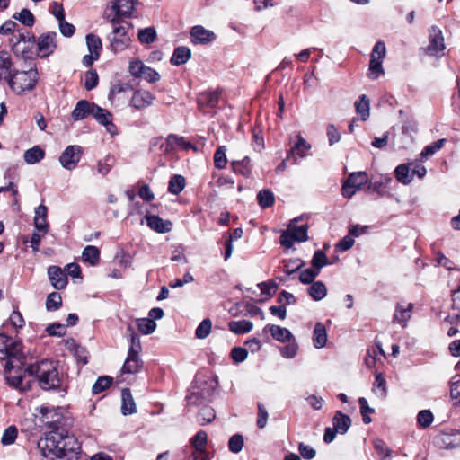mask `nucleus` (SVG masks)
I'll list each match as a JSON object with an SVG mask.
<instances>
[{"instance_id": "48", "label": "nucleus", "mask_w": 460, "mask_h": 460, "mask_svg": "<svg viewBox=\"0 0 460 460\" xmlns=\"http://www.w3.org/2000/svg\"><path fill=\"white\" fill-rule=\"evenodd\" d=\"M208 442V435L205 430H199L196 433V435L191 438L190 444L195 451H201L206 449V445Z\"/></svg>"}, {"instance_id": "5", "label": "nucleus", "mask_w": 460, "mask_h": 460, "mask_svg": "<svg viewBox=\"0 0 460 460\" xmlns=\"http://www.w3.org/2000/svg\"><path fill=\"white\" fill-rule=\"evenodd\" d=\"M61 435L59 434V429L57 423H53V429L49 432L44 438H40L38 442V447L40 449L44 457L54 460L56 458H64L65 453H63Z\"/></svg>"}, {"instance_id": "46", "label": "nucleus", "mask_w": 460, "mask_h": 460, "mask_svg": "<svg viewBox=\"0 0 460 460\" xmlns=\"http://www.w3.org/2000/svg\"><path fill=\"white\" fill-rule=\"evenodd\" d=\"M228 162L226 157V148L225 146H221L217 148L214 153V164L218 170L224 169Z\"/></svg>"}, {"instance_id": "9", "label": "nucleus", "mask_w": 460, "mask_h": 460, "mask_svg": "<svg viewBox=\"0 0 460 460\" xmlns=\"http://www.w3.org/2000/svg\"><path fill=\"white\" fill-rule=\"evenodd\" d=\"M82 154V146L77 145L68 146L59 156V162L66 170L72 171L79 163Z\"/></svg>"}, {"instance_id": "34", "label": "nucleus", "mask_w": 460, "mask_h": 460, "mask_svg": "<svg viewBox=\"0 0 460 460\" xmlns=\"http://www.w3.org/2000/svg\"><path fill=\"white\" fill-rule=\"evenodd\" d=\"M82 260L92 266L97 265L100 260L99 249L93 245H87L83 251Z\"/></svg>"}, {"instance_id": "60", "label": "nucleus", "mask_w": 460, "mask_h": 460, "mask_svg": "<svg viewBox=\"0 0 460 460\" xmlns=\"http://www.w3.org/2000/svg\"><path fill=\"white\" fill-rule=\"evenodd\" d=\"M99 83V76L96 70L92 69L86 72L84 87L87 91L94 89Z\"/></svg>"}, {"instance_id": "47", "label": "nucleus", "mask_w": 460, "mask_h": 460, "mask_svg": "<svg viewBox=\"0 0 460 460\" xmlns=\"http://www.w3.org/2000/svg\"><path fill=\"white\" fill-rule=\"evenodd\" d=\"M250 162L251 161L248 156L243 157L242 160L231 159L230 164L233 172H250L252 170Z\"/></svg>"}, {"instance_id": "61", "label": "nucleus", "mask_w": 460, "mask_h": 460, "mask_svg": "<svg viewBox=\"0 0 460 460\" xmlns=\"http://www.w3.org/2000/svg\"><path fill=\"white\" fill-rule=\"evenodd\" d=\"M373 391L382 397L386 395V382L380 373L376 375Z\"/></svg>"}, {"instance_id": "45", "label": "nucleus", "mask_w": 460, "mask_h": 460, "mask_svg": "<svg viewBox=\"0 0 460 460\" xmlns=\"http://www.w3.org/2000/svg\"><path fill=\"white\" fill-rule=\"evenodd\" d=\"M112 381V377L109 376H102L98 377L92 387V393L93 394H101L111 385Z\"/></svg>"}, {"instance_id": "17", "label": "nucleus", "mask_w": 460, "mask_h": 460, "mask_svg": "<svg viewBox=\"0 0 460 460\" xmlns=\"http://www.w3.org/2000/svg\"><path fill=\"white\" fill-rule=\"evenodd\" d=\"M169 144V136L164 139L162 137H154L150 141V152L159 156L173 155L172 147Z\"/></svg>"}, {"instance_id": "40", "label": "nucleus", "mask_w": 460, "mask_h": 460, "mask_svg": "<svg viewBox=\"0 0 460 460\" xmlns=\"http://www.w3.org/2000/svg\"><path fill=\"white\" fill-rule=\"evenodd\" d=\"M383 59L380 58H376L374 56H370V63H369V74L368 77L372 79H376L380 75H384L385 71L382 66Z\"/></svg>"}, {"instance_id": "62", "label": "nucleus", "mask_w": 460, "mask_h": 460, "mask_svg": "<svg viewBox=\"0 0 460 460\" xmlns=\"http://www.w3.org/2000/svg\"><path fill=\"white\" fill-rule=\"evenodd\" d=\"M319 273L317 270L305 269L300 272L299 280L303 284H311L314 281Z\"/></svg>"}, {"instance_id": "25", "label": "nucleus", "mask_w": 460, "mask_h": 460, "mask_svg": "<svg viewBox=\"0 0 460 460\" xmlns=\"http://www.w3.org/2000/svg\"><path fill=\"white\" fill-rule=\"evenodd\" d=\"M139 353H136L131 350V352H128V357L124 362L122 367V372L127 374H135L140 370L142 367V361L138 356Z\"/></svg>"}, {"instance_id": "11", "label": "nucleus", "mask_w": 460, "mask_h": 460, "mask_svg": "<svg viewBox=\"0 0 460 460\" xmlns=\"http://www.w3.org/2000/svg\"><path fill=\"white\" fill-rule=\"evenodd\" d=\"M96 121L104 126L111 135L117 133V127L113 124V115L108 110L100 107L98 104H93V113L92 114Z\"/></svg>"}, {"instance_id": "15", "label": "nucleus", "mask_w": 460, "mask_h": 460, "mask_svg": "<svg viewBox=\"0 0 460 460\" xmlns=\"http://www.w3.org/2000/svg\"><path fill=\"white\" fill-rule=\"evenodd\" d=\"M155 96L148 91L137 90L129 101V105L136 110H143L152 105Z\"/></svg>"}, {"instance_id": "55", "label": "nucleus", "mask_w": 460, "mask_h": 460, "mask_svg": "<svg viewBox=\"0 0 460 460\" xmlns=\"http://www.w3.org/2000/svg\"><path fill=\"white\" fill-rule=\"evenodd\" d=\"M18 435V429L15 426H9L3 433L1 443L4 446H9L15 442Z\"/></svg>"}, {"instance_id": "57", "label": "nucleus", "mask_w": 460, "mask_h": 460, "mask_svg": "<svg viewBox=\"0 0 460 460\" xmlns=\"http://www.w3.org/2000/svg\"><path fill=\"white\" fill-rule=\"evenodd\" d=\"M243 437L241 434H234L228 441V448L232 453L237 454L243 449Z\"/></svg>"}, {"instance_id": "16", "label": "nucleus", "mask_w": 460, "mask_h": 460, "mask_svg": "<svg viewBox=\"0 0 460 460\" xmlns=\"http://www.w3.org/2000/svg\"><path fill=\"white\" fill-rule=\"evenodd\" d=\"M311 149V145L300 135L297 136V141L290 149V155L286 161L296 163V157L304 158Z\"/></svg>"}, {"instance_id": "18", "label": "nucleus", "mask_w": 460, "mask_h": 460, "mask_svg": "<svg viewBox=\"0 0 460 460\" xmlns=\"http://www.w3.org/2000/svg\"><path fill=\"white\" fill-rule=\"evenodd\" d=\"M215 38L213 31L206 30L201 25H196L190 30V40L194 44H207L213 41Z\"/></svg>"}, {"instance_id": "24", "label": "nucleus", "mask_w": 460, "mask_h": 460, "mask_svg": "<svg viewBox=\"0 0 460 460\" xmlns=\"http://www.w3.org/2000/svg\"><path fill=\"white\" fill-rule=\"evenodd\" d=\"M147 226L157 233H168L172 230V224L168 220H164L158 216L148 215L146 217Z\"/></svg>"}, {"instance_id": "64", "label": "nucleus", "mask_w": 460, "mask_h": 460, "mask_svg": "<svg viewBox=\"0 0 460 460\" xmlns=\"http://www.w3.org/2000/svg\"><path fill=\"white\" fill-rule=\"evenodd\" d=\"M46 332L49 336L62 337L66 335V328L61 323H54L46 328Z\"/></svg>"}, {"instance_id": "38", "label": "nucleus", "mask_w": 460, "mask_h": 460, "mask_svg": "<svg viewBox=\"0 0 460 460\" xmlns=\"http://www.w3.org/2000/svg\"><path fill=\"white\" fill-rule=\"evenodd\" d=\"M67 343H70L69 349L74 353L77 361L82 362L83 365H86L88 363V352L86 349L77 344L73 339L67 341Z\"/></svg>"}, {"instance_id": "32", "label": "nucleus", "mask_w": 460, "mask_h": 460, "mask_svg": "<svg viewBox=\"0 0 460 460\" xmlns=\"http://www.w3.org/2000/svg\"><path fill=\"white\" fill-rule=\"evenodd\" d=\"M314 345L317 349L323 348L327 342V332L322 323H317L314 329L313 335Z\"/></svg>"}, {"instance_id": "58", "label": "nucleus", "mask_w": 460, "mask_h": 460, "mask_svg": "<svg viewBox=\"0 0 460 460\" xmlns=\"http://www.w3.org/2000/svg\"><path fill=\"white\" fill-rule=\"evenodd\" d=\"M311 263L314 268L320 271V270L329 262L326 254L322 250H317L313 255Z\"/></svg>"}, {"instance_id": "7", "label": "nucleus", "mask_w": 460, "mask_h": 460, "mask_svg": "<svg viewBox=\"0 0 460 460\" xmlns=\"http://www.w3.org/2000/svg\"><path fill=\"white\" fill-rule=\"evenodd\" d=\"M57 32L49 31L40 34L36 38V57L39 58H46L53 54L58 47Z\"/></svg>"}, {"instance_id": "36", "label": "nucleus", "mask_w": 460, "mask_h": 460, "mask_svg": "<svg viewBox=\"0 0 460 460\" xmlns=\"http://www.w3.org/2000/svg\"><path fill=\"white\" fill-rule=\"evenodd\" d=\"M355 109L361 120L366 121L369 118V99L365 94L360 95L355 102Z\"/></svg>"}, {"instance_id": "52", "label": "nucleus", "mask_w": 460, "mask_h": 460, "mask_svg": "<svg viewBox=\"0 0 460 460\" xmlns=\"http://www.w3.org/2000/svg\"><path fill=\"white\" fill-rule=\"evenodd\" d=\"M446 141L447 139L441 138L425 146L420 154V156L425 159L428 158L429 155L435 154L437 151L442 148Z\"/></svg>"}, {"instance_id": "44", "label": "nucleus", "mask_w": 460, "mask_h": 460, "mask_svg": "<svg viewBox=\"0 0 460 460\" xmlns=\"http://www.w3.org/2000/svg\"><path fill=\"white\" fill-rule=\"evenodd\" d=\"M137 37L142 44H150L156 40L157 34L155 27H147L140 29Z\"/></svg>"}, {"instance_id": "33", "label": "nucleus", "mask_w": 460, "mask_h": 460, "mask_svg": "<svg viewBox=\"0 0 460 460\" xmlns=\"http://www.w3.org/2000/svg\"><path fill=\"white\" fill-rule=\"evenodd\" d=\"M308 295L314 300L320 301L327 295L326 286L323 281H314L307 289Z\"/></svg>"}, {"instance_id": "6", "label": "nucleus", "mask_w": 460, "mask_h": 460, "mask_svg": "<svg viewBox=\"0 0 460 460\" xmlns=\"http://www.w3.org/2000/svg\"><path fill=\"white\" fill-rule=\"evenodd\" d=\"M110 22L112 25V32L108 37L110 40V49L112 52L117 53L126 49L130 42V37L128 36V29L131 26L128 22L120 24V21L117 18H111Z\"/></svg>"}, {"instance_id": "30", "label": "nucleus", "mask_w": 460, "mask_h": 460, "mask_svg": "<svg viewBox=\"0 0 460 460\" xmlns=\"http://www.w3.org/2000/svg\"><path fill=\"white\" fill-rule=\"evenodd\" d=\"M167 146H170L172 147V153L173 155L178 150H189V149H194L195 151L198 150V148L192 145L190 141L185 140L183 137H179L174 134L169 135V144Z\"/></svg>"}, {"instance_id": "49", "label": "nucleus", "mask_w": 460, "mask_h": 460, "mask_svg": "<svg viewBox=\"0 0 460 460\" xmlns=\"http://www.w3.org/2000/svg\"><path fill=\"white\" fill-rule=\"evenodd\" d=\"M378 354H380L381 356H385V353H384L380 344H376V347L372 348L367 350V356L365 358V365L368 368H372L375 367Z\"/></svg>"}, {"instance_id": "31", "label": "nucleus", "mask_w": 460, "mask_h": 460, "mask_svg": "<svg viewBox=\"0 0 460 460\" xmlns=\"http://www.w3.org/2000/svg\"><path fill=\"white\" fill-rule=\"evenodd\" d=\"M253 328V323L248 320L231 321L228 323V329L234 334H245Z\"/></svg>"}, {"instance_id": "41", "label": "nucleus", "mask_w": 460, "mask_h": 460, "mask_svg": "<svg viewBox=\"0 0 460 460\" xmlns=\"http://www.w3.org/2000/svg\"><path fill=\"white\" fill-rule=\"evenodd\" d=\"M186 185L185 178L181 174H174L168 184V191L177 195L183 190Z\"/></svg>"}, {"instance_id": "3", "label": "nucleus", "mask_w": 460, "mask_h": 460, "mask_svg": "<svg viewBox=\"0 0 460 460\" xmlns=\"http://www.w3.org/2000/svg\"><path fill=\"white\" fill-rule=\"evenodd\" d=\"M30 363L13 358L7 360L4 366V378L9 385L15 389L25 391L31 388V377H29Z\"/></svg>"}, {"instance_id": "23", "label": "nucleus", "mask_w": 460, "mask_h": 460, "mask_svg": "<svg viewBox=\"0 0 460 460\" xmlns=\"http://www.w3.org/2000/svg\"><path fill=\"white\" fill-rule=\"evenodd\" d=\"M300 220V217H296L290 221L288 224V230L290 232L293 239L296 242H305L308 239L307 231L308 225L303 224L301 226H297L296 223Z\"/></svg>"}, {"instance_id": "35", "label": "nucleus", "mask_w": 460, "mask_h": 460, "mask_svg": "<svg viewBox=\"0 0 460 460\" xmlns=\"http://www.w3.org/2000/svg\"><path fill=\"white\" fill-rule=\"evenodd\" d=\"M45 156V151L39 146H35L24 153V161L27 164H33L39 163Z\"/></svg>"}, {"instance_id": "54", "label": "nucleus", "mask_w": 460, "mask_h": 460, "mask_svg": "<svg viewBox=\"0 0 460 460\" xmlns=\"http://www.w3.org/2000/svg\"><path fill=\"white\" fill-rule=\"evenodd\" d=\"M137 328L141 333L150 334L155 330L156 323L151 318H141L137 320Z\"/></svg>"}, {"instance_id": "19", "label": "nucleus", "mask_w": 460, "mask_h": 460, "mask_svg": "<svg viewBox=\"0 0 460 460\" xmlns=\"http://www.w3.org/2000/svg\"><path fill=\"white\" fill-rule=\"evenodd\" d=\"M220 93H221L218 91H206L200 93L197 99L199 110L204 111L206 108H216L219 102Z\"/></svg>"}, {"instance_id": "27", "label": "nucleus", "mask_w": 460, "mask_h": 460, "mask_svg": "<svg viewBox=\"0 0 460 460\" xmlns=\"http://www.w3.org/2000/svg\"><path fill=\"white\" fill-rule=\"evenodd\" d=\"M121 401V413L123 415H130L137 411L135 401L128 388L122 389Z\"/></svg>"}, {"instance_id": "12", "label": "nucleus", "mask_w": 460, "mask_h": 460, "mask_svg": "<svg viewBox=\"0 0 460 460\" xmlns=\"http://www.w3.org/2000/svg\"><path fill=\"white\" fill-rule=\"evenodd\" d=\"M59 434L61 435V441L59 443L62 444L63 453H65L64 458L70 459L74 455L77 454L81 446L77 440V438L74 435L68 434L67 431L59 430Z\"/></svg>"}, {"instance_id": "21", "label": "nucleus", "mask_w": 460, "mask_h": 460, "mask_svg": "<svg viewBox=\"0 0 460 460\" xmlns=\"http://www.w3.org/2000/svg\"><path fill=\"white\" fill-rule=\"evenodd\" d=\"M93 104L95 103L90 102L87 100H80L77 102L71 113L72 119L75 121H78L84 119L89 115H92L93 113Z\"/></svg>"}, {"instance_id": "8", "label": "nucleus", "mask_w": 460, "mask_h": 460, "mask_svg": "<svg viewBox=\"0 0 460 460\" xmlns=\"http://www.w3.org/2000/svg\"><path fill=\"white\" fill-rule=\"evenodd\" d=\"M0 340L4 346V348L0 349L1 360H5L6 362L7 360L17 358L22 362L26 361V357L22 351V344L20 341L8 343L9 337L4 333H0Z\"/></svg>"}, {"instance_id": "43", "label": "nucleus", "mask_w": 460, "mask_h": 460, "mask_svg": "<svg viewBox=\"0 0 460 460\" xmlns=\"http://www.w3.org/2000/svg\"><path fill=\"white\" fill-rule=\"evenodd\" d=\"M259 205L262 208H268L273 206L275 198L273 193L269 190H261L257 194Z\"/></svg>"}, {"instance_id": "13", "label": "nucleus", "mask_w": 460, "mask_h": 460, "mask_svg": "<svg viewBox=\"0 0 460 460\" xmlns=\"http://www.w3.org/2000/svg\"><path fill=\"white\" fill-rule=\"evenodd\" d=\"M12 51L18 58L22 59L25 63L33 62L36 57V40L23 43L22 48L11 46Z\"/></svg>"}, {"instance_id": "26", "label": "nucleus", "mask_w": 460, "mask_h": 460, "mask_svg": "<svg viewBox=\"0 0 460 460\" xmlns=\"http://www.w3.org/2000/svg\"><path fill=\"white\" fill-rule=\"evenodd\" d=\"M191 57V51L188 47L179 46L173 50V53L170 58V63L172 66H181L189 61Z\"/></svg>"}, {"instance_id": "51", "label": "nucleus", "mask_w": 460, "mask_h": 460, "mask_svg": "<svg viewBox=\"0 0 460 460\" xmlns=\"http://www.w3.org/2000/svg\"><path fill=\"white\" fill-rule=\"evenodd\" d=\"M62 305V297L59 293L52 292L46 299V308L48 311H56Z\"/></svg>"}, {"instance_id": "2", "label": "nucleus", "mask_w": 460, "mask_h": 460, "mask_svg": "<svg viewBox=\"0 0 460 460\" xmlns=\"http://www.w3.org/2000/svg\"><path fill=\"white\" fill-rule=\"evenodd\" d=\"M380 174H374L379 176ZM387 180L384 181L382 179L374 177V181H369L368 174H349V178L342 185V195L345 198H351L356 191L367 189L373 190L374 193L383 195L386 188Z\"/></svg>"}, {"instance_id": "37", "label": "nucleus", "mask_w": 460, "mask_h": 460, "mask_svg": "<svg viewBox=\"0 0 460 460\" xmlns=\"http://www.w3.org/2000/svg\"><path fill=\"white\" fill-rule=\"evenodd\" d=\"M85 39L89 52L91 54H95V56H101V51L102 49L101 38L93 33H89L86 35Z\"/></svg>"}, {"instance_id": "10", "label": "nucleus", "mask_w": 460, "mask_h": 460, "mask_svg": "<svg viewBox=\"0 0 460 460\" xmlns=\"http://www.w3.org/2000/svg\"><path fill=\"white\" fill-rule=\"evenodd\" d=\"M137 0H111V9L114 12L112 18L120 21L121 18H130Z\"/></svg>"}, {"instance_id": "4", "label": "nucleus", "mask_w": 460, "mask_h": 460, "mask_svg": "<svg viewBox=\"0 0 460 460\" xmlns=\"http://www.w3.org/2000/svg\"><path fill=\"white\" fill-rule=\"evenodd\" d=\"M11 73L12 75H5L4 79L12 91L19 95L32 91L39 81V72L34 63L27 71L13 69Z\"/></svg>"}, {"instance_id": "56", "label": "nucleus", "mask_w": 460, "mask_h": 460, "mask_svg": "<svg viewBox=\"0 0 460 460\" xmlns=\"http://www.w3.org/2000/svg\"><path fill=\"white\" fill-rule=\"evenodd\" d=\"M211 328H212L211 320L208 318L204 319L196 329V332H195L196 337L198 339H206L209 335V333L211 332Z\"/></svg>"}, {"instance_id": "29", "label": "nucleus", "mask_w": 460, "mask_h": 460, "mask_svg": "<svg viewBox=\"0 0 460 460\" xmlns=\"http://www.w3.org/2000/svg\"><path fill=\"white\" fill-rule=\"evenodd\" d=\"M412 308L413 305L411 303H408L406 305L397 304L393 317V322L402 323L403 326H405L406 322L411 316Z\"/></svg>"}, {"instance_id": "39", "label": "nucleus", "mask_w": 460, "mask_h": 460, "mask_svg": "<svg viewBox=\"0 0 460 460\" xmlns=\"http://www.w3.org/2000/svg\"><path fill=\"white\" fill-rule=\"evenodd\" d=\"M270 332L271 336L275 340L281 341V342L290 341L291 338L293 337L292 333L290 332V331L288 329L279 326V325L273 324V325L270 326Z\"/></svg>"}, {"instance_id": "22", "label": "nucleus", "mask_w": 460, "mask_h": 460, "mask_svg": "<svg viewBox=\"0 0 460 460\" xmlns=\"http://www.w3.org/2000/svg\"><path fill=\"white\" fill-rule=\"evenodd\" d=\"M440 446L446 449H455L460 447V431L452 430L442 432L438 438Z\"/></svg>"}, {"instance_id": "50", "label": "nucleus", "mask_w": 460, "mask_h": 460, "mask_svg": "<svg viewBox=\"0 0 460 460\" xmlns=\"http://www.w3.org/2000/svg\"><path fill=\"white\" fill-rule=\"evenodd\" d=\"M199 421L200 425H206L212 422L216 418V413L213 408L210 406H203L199 411Z\"/></svg>"}, {"instance_id": "14", "label": "nucleus", "mask_w": 460, "mask_h": 460, "mask_svg": "<svg viewBox=\"0 0 460 460\" xmlns=\"http://www.w3.org/2000/svg\"><path fill=\"white\" fill-rule=\"evenodd\" d=\"M445 49L444 38L442 32L436 26H432L429 36V44L425 52L429 56H436L438 52Z\"/></svg>"}, {"instance_id": "42", "label": "nucleus", "mask_w": 460, "mask_h": 460, "mask_svg": "<svg viewBox=\"0 0 460 460\" xmlns=\"http://www.w3.org/2000/svg\"><path fill=\"white\" fill-rule=\"evenodd\" d=\"M13 18L27 27H32L35 23L33 13L27 8H23L20 13H15Z\"/></svg>"}, {"instance_id": "1", "label": "nucleus", "mask_w": 460, "mask_h": 460, "mask_svg": "<svg viewBox=\"0 0 460 460\" xmlns=\"http://www.w3.org/2000/svg\"><path fill=\"white\" fill-rule=\"evenodd\" d=\"M27 370L29 371V377H31V381L35 380L41 389L52 391L61 388L62 379L56 362L41 359L30 363Z\"/></svg>"}, {"instance_id": "63", "label": "nucleus", "mask_w": 460, "mask_h": 460, "mask_svg": "<svg viewBox=\"0 0 460 460\" xmlns=\"http://www.w3.org/2000/svg\"><path fill=\"white\" fill-rule=\"evenodd\" d=\"M417 420L421 427H429L433 421V414L429 410H422L418 413Z\"/></svg>"}, {"instance_id": "53", "label": "nucleus", "mask_w": 460, "mask_h": 460, "mask_svg": "<svg viewBox=\"0 0 460 460\" xmlns=\"http://www.w3.org/2000/svg\"><path fill=\"white\" fill-rule=\"evenodd\" d=\"M450 396L455 404H460V375H456L451 379Z\"/></svg>"}, {"instance_id": "28", "label": "nucleus", "mask_w": 460, "mask_h": 460, "mask_svg": "<svg viewBox=\"0 0 460 460\" xmlns=\"http://www.w3.org/2000/svg\"><path fill=\"white\" fill-rule=\"evenodd\" d=\"M351 426V419L342 413L341 411H338L335 412L333 418H332V427L338 431L339 434H345L349 430V427Z\"/></svg>"}, {"instance_id": "20", "label": "nucleus", "mask_w": 460, "mask_h": 460, "mask_svg": "<svg viewBox=\"0 0 460 460\" xmlns=\"http://www.w3.org/2000/svg\"><path fill=\"white\" fill-rule=\"evenodd\" d=\"M48 275L49 281L55 289L60 290L66 287L67 277L60 267L54 265L49 267Z\"/></svg>"}, {"instance_id": "59", "label": "nucleus", "mask_w": 460, "mask_h": 460, "mask_svg": "<svg viewBox=\"0 0 460 460\" xmlns=\"http://www.w3.org/2000/svg\"><path fill=\"white\" fill-rule=\"evenodd\" d=\"M133 90H134L133 86L128 83L116 84L111 87L109 94H108V99L112 100L116 94L125 93V92L133 91Z\"/></svg>"}]
</instances>
